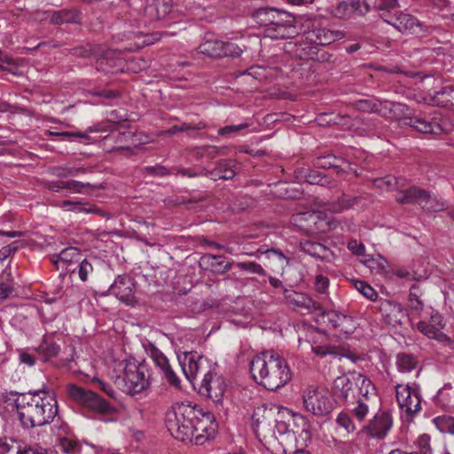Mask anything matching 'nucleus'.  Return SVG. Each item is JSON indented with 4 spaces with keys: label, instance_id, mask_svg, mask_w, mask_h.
I'll return each instance as SVG.
<instances>
[{
    "label": "nucleus",
    "instance_id": "nucleus-1",
    "mask_svg": "<svg viewBox=\"0 0 454 454\" xmlns=\"http://www.w3.org/2000/svg\"><path fill=\"white\" fill-rule=\"evenodd\" d=\"M166 427L176 439L196 445H202L214 438L218 428L212 412L184 403L173 405L167 413Z\"/></svg>",
    "mask_w": 454,
    "mask_h": 454
},
{
    "label": "nucleus",
    "instance_id": "nucleus-59",
    "mask_svg": "<svg viewBox=\"0 0 454 454\" xmlns=\"http://www.w3.org/2000/svg\"><path fill=\"white\" fill-rule=\"evenodd\" d=\"M248 127V124L244 122L239 125H228L218 129V135L227 136L232 132H238Z\"/></svg>",
    "mask_w": 454,
    "mask_h": 454
},
{
    "label": "nucleus",
    "instance_id": "nucleus-8",
    "mask_svg": "<svg viewBox=\"0 0 454 454\" xmlns=\"http://www.w3.org/2000/svg\"><path fill=\"white\" fill-rule=\"evenodd\" d=\"M124 390L129 395H135L147 389L150 381L146 364L130 363L126 365L123 375Z\"/></svg>",
    "mask_w": 454,
    "mask_h": 454
},
{
    "label": "nucleus",
    "instance_id": "nucleus-27",
    "mask_svg": "<svg viewBox=\"0 0 454 454\" xmlns=\"http://www.w3.org/2000/svg\"><path fill=\"white\" fill-rule=\"evenodd\" d=\"M422 196H425V190L413 186L397 193L395 200L400 204L416 203L420 205Z\"/></svg>",
    "mask_w": 454,
    "mask_h": 454
},
{
    "label": "nucleus",
    "instance_id": "nucleus-19",
    "mask_svg": "<svg viewBox=\"0 0 454 454\" xmlns=\"http://www.w3.org/2000/svg\"><path fill=\"white\" fill-rule=\"evenodd\" d=\"M292 434L295 437L296 445L301 448L308 446L311 441V428L308 419L301 414L290 415Z\"/></svg>",
    "mask_w": 454,
    "mask_h": 454
},
{
    "label": "nucleus",
    "instance_id": "nucleus-45",
    "mask_svg": "<svg viewBox=\"0 0 454 454\" xmlns=\"http://www.w3.org/2000/svg\"><path fill=\"white\" fill-rule=\"evenodd\" d=\"M237 267L249 273L266 276V271L262 265L254 262H240L237 263Z\"/></svg>",
    "mask_w": 454,
    "mask_h": 454
},
{
    "label": "nucleus",
    "instance_id": "nucleus-33",
    "mask_svg": "<svg viewBox=\"0 0 454 454\" xmlns=\"http://www.w3.org/2000/svg\"><path fill=\"white\" fill-rule=\"evenodd\" d=\"M411 127L421 133L430 134L436 133L435 129H439L440 127L435 122H430L420 117H411L409 121L406 122Z\"/></svg>",
    "mask_w": 454,
    "mask_h": 454
},
{
    "label": "nucleus",
    "instance_id": "nucleus-40",
    "mask_svg": "<svg viewBox=\"0 0 454 454\" xmlns=\"http://www.w3.org/2000/svg\"><path fill=\"white\" fill-rule=\"evenodd\" d=\"M246 50V45L242 43H238L236 41H223V57H231L237 58L239 57L242 52Z\"/></svg>",
    "mask_w": 454,
    "mask_h": 454
},
{
    "label": "nucleus",
    "instance_id": "nucleus-12",
    "mask_svg": "<svg viewBox=\"0 0 454 454\" xmlns=\"http://www.w3.org/2000/svg\"><path fill=\"white\" fill-rule=\"evenodd\" d=\"M380 18L403 34L424 35L430 31V28L415 16L403 12H397L391 19L386 18L385 14H380Z\"/></svg>",
    "mask_w": 454,
    "mask_h": 454
},
{
    "label": "nucleus",
    "instance_id": "nucleus-28",
    "mask_svg": "<svg viewBox=\"0 0 454 454\" xmlns=\"http://www.w3.org/2000/svg\"><path fill=\"white\" fill-rule=\"evenodd\" d=\"M51 21L55 24L80 23L81 13L77 10H60L54 12L51 16Z\"/></svg>",
    "mask_w": 454,
    "mask_h": 454
},
{
    "label": "nucleus",
    "instance_id": "nucleus-20",
    "mask_svg": "<svg viewBox=\"0 0 454 454\" xmlns=\"http://www.w3.org/2000/svg\"><path fill=\"white\" fill-rule=\"evenodd\" d=\"M391 426L390 415L386 411H380L367 425L364 426L363 429L370 436L381 439L386 436Z\"/></svg>",
    "mask_w": 454,
    "mask_h": 454
},
{
    "label": "nucleus",
    "instance_id": "nucleus-14",
    "mask_svg": "<svg viewBox=\"0 0 454 454\" xmlns=\"http://www.w3.org/2000/svg\"><path fill=\"white\" fill-rule=\"evenodd\" d=\"M264 32L266 36L277 40L293 38L300 33L295 17L287 12L280 13L277 21Z\"/></svg>",
    "mask_w": 454,
    "mask_h": 454
},
{
    "label": "nucleus",
    "instance_id": "nucleus-49",
    "mask_svg": "<svg viewBox=\"0 0 454 454\" xmlns=\"http://www.w3.org/2000/svg\"><path fill=\"white\" fill-rule=\"evenodd\" d=\"M376 187L381 190H392L397 185V178L394 176H387L374 180Z\"/></svg>",
    "mask_w": 454,
    "mask_h": 454
},
{
    "label": "nucleus",
    "instance_id": "nucleus-26",
    "mask_svg": "<svg viewBox=\"0 0 454 454\" xmlns=\"http://www.w3.org/2000/svg\"><path fill=\"white\" fill-rule=\"evenodd\" d=\"M283 12L276 8H260L254 12L253 19L258 25L269 28L277 21Z\"/></svg>",
    "mask_w": 454,
    "mask_h": 454
},
{
    "label": "nucleus",
    "instance_id": "nucleus-47",
    "mask_svg": "<svg viewBox=\"0 0 454 454\" xmlns=\"http://www.w3.org/2000/svg\"><path fill=\"white\" fill-rule=\"evenodd\" d=\"M151 358L162 372L170 367L168 358L159 349L154 348L151 351Z\"/></svg>",
    "mask_w": 454,
    "mask_h": 454
},
{
    "label": "nucleus",
    "instance_id": "nucleus-5",
    "mask_svg": "<svg viewBox=\"0 0 454 454\" xmlns=\"http://www.w3.org/2000/svg\"><path fill=\"white\" fill-rule=\"evenodd\" d=\"M178 360L187 380L193 384L200 380V393L208 394L206 386L210 375H216V364L197 352H186Z\"/></svg>",
    "mask_w": 454,
    "mask_h": 454
},
{
    "label": "nucleus",
    "instance_id": "nucleus-56",
    "mask_svg": "<svg viewBox=\"0 0 454 454\" xmlns=\"http://www.w3.org/2000/svg\"><path fill=\"white\" fill-rule=\"evenodd\" d=\"M306 181L310 184L325 185L326 177L317 171H311L306 176Z\"/></svg>",
    "mask_w": 454,
    "mask_h": 454
},
{
    "label": "nucleus",
    "instance_id": "nucleus-48",
    "mask_svg": "<svg viewBox=\"0 0 454 454\" xmlns=\"http://www.w3.org/2000/svg\"><path fill=\"white\" fill-rule=\"evenodd\" d=\"M355 286L364 297L371 301L376 300L378 294L377 292L367 283L362 280H358L355 283Z\"/></svg>",
    "mask_w": 454,
    "mask_h": 454
},
{
    "label": "nucleus",
    "instance_id": "nucleus-7",
    "mask_svg": "<svg viewBox=\"0 0 454 454\" xmlns=\"http://www.w3.org/2000/svg\"><path fill=\"white\" fill-rule=\"evenodd\" d=\"M358 111L366 113H376L381 116H389L391 113L395 115L408 114L409 108L406 105L388 100H379L374 98L358 99L352 104Z\"/></svg>",
    "mask_w": 454,
    "mask_h": 454
},
{
    "label": "nucleus",
    "instance_id": "nucleus-4",
    "mask_svg": "<svg viewBox=\"0 0 454 454\" xmlns=\"http://www.w3.org/2000/svg\"><path fill=\"white\" fill-rule=\"evenodd\" d=\"M253 379L268 390H277L286 385L292 378L286 359L274 350L256 355L250 362Z\"/></svg>",
    "mask_w": 454,
    "mask_h": 454
},
{
    "label": "nucleus",
    "instance_id": "nucleus-29",
    "mask_svg": "<svg viewBox=\"0 0 454 454\" xmlns=\"http://www.w3.org/2000/svg\"><path fill=\"white\" fill-rule=\"evenodd\" d=\"M171 11V6L164 0H156L153 4H148L145 9V14L152 20H161Z\"/></svg>",
    "mask_w": 454,
    "mask_h": 454
},
{
    "label": "nucleus",
    "instance_id": "nucleus-17",
    "mask_svg": "<svg viewBox=\"0 0 454 454\" xmlns=\"http://www.w3.org/2000/svg\"><path fill=\"white\" fill-rule=\"evenodd\" d=\"M108 292L127 305H134L137 302L134 280L129 275H119L110 286Z\"/></svg>",
    "mask_w": 454,
    "mask_h": 454
},
{
    "label": "nucleus",
    "instance_id": "nucleus-32",
    "mask_svg": "<svg viewBox=\"0 0 454 454\" xmlns=\"http://www.w3.org/2000/svg\"><path fill=\"white\" fill-rule=\"evenodd\" d=\"M190 152L196 160L207 159L211 160L221 154L222 149L215 145H204L192 147Z\"/></svg>",
    "mask_w": 454,
    "mask_h": 454
},
{
    "label": "nucleus",
    "instance_id": "nucleus-43",
    "mask_svg": "<svg viewBox=\"0 0 454 454\" xmlns=\"http://www.w3.org/2000/svg\"><path fill=\"white\" fill-rule=\"evenodd\" d=\"M273 430L275 431V434L271 433V435L269 438H278V435H283L286 434H292L291 428V419H288V421L280 420L275 418V421L273 422Z\"/></svg>",
    "mask_w": 454,
    "mask_h": 454
},
{
    "label": "nucleus",
    "instance_id": "nucleus-16",
    "mask_svg": "<svg viewBox=\"0 0 454 454\" xmlns=\"http://www.w3.org/2000/svg\"><path fill=\"white\" fill-rule=\"evenodd\" d=\"M380 312L384 323L392 328L403 327L407 319L406 311L402 305L393 301H381Z\"/></svg>",
    "mask_w": 454,
    "mask_h": 454
},
{
    "label": "nucleus",
    "instance_id": "nucleus-10",
    "mask_svg": "<svg viewBox=\"0 0 454 454\" xmlns=\"http://www.w3.org/2000/svg\"><path fill=\"white\" fill-rule=\"evenodd\" d=\"M395 396L399 407L408 416H413L421 410L419 387L418 385H395Z\"/></svg>",
    "mask_w": 454,
    "mask_h": 454
},
{
    "label": "nucleus",
    "instance_id": "nucleus-39",
    "mask_svg": "<svg viewBox=\"0 0 454 454\" xmlns=\"http://www.w3.org/2000/svg\"><path fill=\"white\" fill-rule=\"evenodd\" d=\"M433 423L441 433L454 435V417L438 416L433 419Z\"/></svg>",
    "mask_w": 454,
    "mask_h": 454
},
{
    "label": "nucleus",
    "instance_id": "nucleus-15",
    "mask_svg": "<svg viewBox=\"0 0 454 454\" xmlns=\"http://www.w3.org/2000/svg\"><path fill=\"white\" fill-rule=\"evenodd\" d=\"M431 321L432 323L426 321L418 322L417 329L429 339L435 340L447 346L451 350H454V340L441 331L444 326L441 315L439 313L433 314L431 316Z\"/></svg>",
    "mask_w": 454,
    "mask_h": 454
},
{
    "label": "nucleus",
    "instance_id": "nucleus-58",
    "mask_svg": "<svg viewBox=\"0 0 454 454\" xmlns=\"http://www.w3.org/2000/svg\"><path fill=\"white\" fill-rule=\"evenodd\" d=\"M348 249L356 255H364L365 253V247L363 243L356 239H351L348 242Z\"/></svg>",
    "mask_w": 454,
    "mask_h": 454
},
{
    "label": "nucleus",
    "instance_id": "nucleus-54",
    "mask_svg": "<svg viewBox=\"0 0 454 454\" xmlns=\"http://www.w3.org/2000/svg\"><path fill=\"white\" fill-rule=\"evenodd\" d=\"M336 158L333 155H327L317 160L316 165L322 168H335L339 171V166L336 165Z\"/></svg>",
    "mask_w": 454,
    "mask_h": 454
},
{
    "label": "nucleus",
    "instance_id": "nucleus-24",
    "mask_svg": "<svg viewBox=\"0 0 454 454\" xmlns=\"http://www.w3.org/2000/svg\"><path fill=\"white\" fill-rule=\"evenodd\" d=\"M369 198L364 195H357L354 197L344 195L332 206L331 210L339 213L349 208H363L367 206Z\"/></svg>",
    "mask_w": 454,
    "mask_h": 454
},
{
    "label": "nucleus",
    "instance_id": "nucleus-36",
    "mask_svg": "<svg viewBox=\"0 0 454 454\" xmlns=\"http://www.w3.org/2000/svg\"><path fill=\"white\" fill-rule=\"evenodd\" d=\"M81 254L78 248L69 247L63 249L59 254H53L51 256V262L54 264H58L59 262H74L80 259Z\"/></svg>",
    "mask_w": 454,
    "mask_h": 454
},
{
    "label": "nucleus",
    "instance_id": "nucleus-63",
    "mask_svg": "<svg viewBox=\"0 0 454 454\" xmlns=\"http://www.w3.org/2000/svg\"><path fill=\"white\" fill-rule=\"evenodd\" d=\"M316 53H317L316 47L309 46V50L306 51V47H304L302 44H301L299 46V48L297 49V51H296V54L301 59H313L314 56L316 55Z\"/></svg>",
    "mask_w": 454,
    "mask_h": 454
},
{
    "label": "nucleus",
    "instance_id": "nucleus-3",
    "mask_svg": "<svg viewBox=\"0 0 454 454\" xmlns=\"http://www.w3.org/2000/svg\"><path fill=\"white\" fill-rule=\"evenodd\" d=\"M14 403L24 428L39 427L51 423L58 414L55 395L45 389L15 393Z\"/></svg>",
    "mask_w": 454,
    "mask_h": 454
},
{
    "label": "nucleus",
    "instance_id": "nucleus-18",
    "mask_svg": "<svg viewBox=\"0 0 454 454\" xmlns=\"http://www.w3.org/2000/svg\"><path fill=\"white\" fill-rule=\"evenodd\" d=\"M370 5L365 0H344L333 7L332 14L339 19L354 16H364L370 12Z\"/></svg>",
    "mask_w": 454,
    "mask_h": 454
},
{
    "label": "nucleus",
    "instance_id": "nucleus-50",
    "mask_svg": "<svg viewBox=\"0 0 454 454\" xmlns=\"http://www.w3.org/2000/svg\"><path fill=\"white\" fill-rule=\"evenodd\" d=\"M336 423L339 427L344 428L347 433H352L356 429V426L354 422L352 421L351 418L348 414L345 412H340L337 419Z\"/></svg>",
    "mask_w": 454,
    "mask_h": 454
},
{
    "label": "nucleus",
    "instance_id": "nucleus-2",
    "mask_svg": "<svg viewBox=\"0 0 454 454\" xmlns=\"http://www.w3.org/2000/svg\"><path fill=\"white\" fill-rule=\"evenodd\" d=\"M333 393L350 408L351 414L359 422H364L370 406L377 400L378 391L366 375L353 372L338 376L333 380Z\"/></svg>",
    "mask_w": 454,
    "mask_h": 454
},
{
    "label": "nucleus",
    "instance_id": "nucleus-6",
    "mask_svg": "<svg viewBox=\"0 0 454 454\" xmlns=\"http://www.w3.org/2000/svg\"><path fill=\"white\" fill-rule=\"evenodd\" d=\"M302 402L304 409L316 416L328 415L334 407L329 390L315 385L303 389Z\"/></svg>",
    "mask_w": 454,
    "mask_h": 454
},
{
    "label": "nucleus",
    "instance_id": "nucleus-60",
    "mask_svg": "<svg viewBox=\"0 0 454 454\" xmlns=\"http://www.w3.org/2000/svg\"><path fill=\"white\" fill-rule=\"evenodd\" d=\"M145 171L153 176H164L172 174L166 167L161 165L149 166L145 168Z\"/></svg>",
    "mask_w": 454,
    "mask_h": 454
},
{
    "label": "nucleus",
    "instance_id": "nucleus-41",
    "mask_svg": "<svg viewBox=\"0 0 454 454\" xmlns=\"http://www.w3.org/2000/svg\"><path fill=\"white\" fill-rule=\"evenodd\" d=\"M421 290L418 284H413L410 289L409 308L414 312H419L423 309L424 304L420 300Z\"/></svg>",
    "mask_w": 454,
    "mask_h": 454
},
{
    "label": "nucleus",
    "instance_id": "nucleus-23",
    "mask_svg": "<svg viewBox=\"0 0 454 454\" xmlns=\"http://www.w3.org/2000/svg\"><path fill=\"white\" fill-rule=\"evenodd\" d=\"M284 295L290 304H293L297 308L303 309L307 312H312L320 309V305L304 294L285 289Z\"/></svg>",
    "mask_w": 454,
    "mask_h": 454
},
{
    "label": "nucleus",
    "instance_id": "nucleus-30",
    "mask_svg": "<svg viewBox=\"0 0 454 454\" xmlns=\"http://www.w3.org/2000/svg\"><path fill=\"white\" fill-rule=\"evenodd\" d=\"M216 375H210L208 384L206 386L209 388V393H200V395L207 396L212 399L215 403H218L223 397L224 392V387L220 378H216Z\"/></svg>",
    "mask_w": 454,
    "mask_h": 454
},
{
    "label": "nucleus",
    "instance_id": "nucleus-34",
    "mask_svg": "<svg viewBox=\"0 0 454 454\" xmlns=\"http://www.w3.org/2000/svg\"><path fill=\"white\" fill-rule=\"evenodd\" d=\"M418 364L417 359L413 355L407 353H399L396 356V366L400 372H411Z\"/></svg>",
    "mask_w": 454,
    "mask_h": 454
},
{
    "label": "nucleus",
    "instance_id": "nucleus-35",
    "mask_svg": "<svg viewBox=\"0 0 454 454\" xmlns=\"http://www.w3.org/2000/svg\"><path fill=\"white\" fill-rule=\"evenodd\" d=\"M35 351L42 356L43 360H49L59 353L60 347L56 342L44 339L35 348Z\"/></svg>",
    "mask_w": 454,
    "mask_h": 454
},
{
    "label": "nucleus",
    "instance_id": "nucleus-51",
    "mask_svg": "<svg viewBox=\"0 0 454 454\" xmlns=\"http://www.w3.org/2000/svg\"><path fill=\"white\" fill-rule=\"evenodd\" d=\"M217 165L221 169L220 174L223 177V180H231L236 176V171L234 170L231 161L220 160Z\"/></svg>",
    "mask_w": 454,
    "mask_h": 454
},
{
    "label": "nucleus",
    "instance_id": "nucleus-55",
    "mask_svg": "<svg viewBox=\"0 0 454 454\" xmlns=\"http://www.w3.org/2000/svg\"><path fill=\"white\" fill-rule=\"evenodd\" d=\"M19 361L20 364H25L28 367H32L35 364L36 357L35 355L27 352V350L19 351Z\"/></svg>",
    "mask_w": 454,
    "mask_h": 454
},
{
    "label": "nucleus",
    "instance_id": "nucleus-11",
    "mask_svg": "<svg viewBox=\"0 0 454 454\" xmlns=\"http://www.w3.org/2000/svg\"><path fill=\"white\" fill-rule=\"evenodd\" d=\"M306 39L316 45H329L332 43L340 40L344 34L340 30H331L322 27L318 20H308L304 25Z\"/></svg>",
    "mask_w": 454,
    "mask_h": 454
},
{
    "label": "nucleus",
    "instance_id": "nucleus-13",
    "mask_svg": "<svg viewBox=\"0 0 454 454\" xmlns=\"http://www.w3.org/2000/svg\"><path fill=\"white\" fill-rule=\"evenodd\" d=\"M251 419L254 431L260 441L267 440L271 433L275 434L273 430L275 411L273 409L268 408L265 404L259 405L254 408Z\"/></svg>",
    "mask_w": 454,
    "mask_h": 454
},
{
    "label": "nucleus",
    "instance_id": "nucleus-31",
    "mask_svg": "<svg viewBox=\"0 0 454 454\" xmlns=\"http://www.w3.org/2000/svg\"><path fill=\"white\" fill-rule=\"evenodd\" d=\"M223 41L206 40L199 46V51L211 58H222Z\"/></svg>",
    "mask_w": 454,
    "mask_h": 454
},
{
    "label": "nucleus",
    "instance_id": "nucleus-38",
    "mask_svg": "<svg viewBox=\"0 0 454 454\" xmlns=\"http://www.w3.org/2000/svg\"><path fill=\"white\" fill-rule=\"evenodd\" d=\"M422 202L420 207L430 212H439L445 207L443 200L437 199L435 196H432L425 191V196H422Z\"/></svg>",
    "mask_w": 454,
    "mask_h": 454
},
{
    "label": "nucleus",
    "instance_id": "nucleus-44",
    "mask_svg": "<svg viewBox=\"0 0 454 454\" xmlns=\"http://www.w3.org/2000/svg\"><path fill=\"white\" fill-rule=\"evenodd\" d=\"M415 445L420 454H432L431 437L427 434L419 435L415 441Z\"/></svg>",
    "mask_w": 454,
    "mask_h": 454
},
{
    "label": "nucleus",
    "instance_id": "nucleus-25",
    "mask_svg": "<svg viewBox=\"0 0 454 454\" xmlns=\"http://www.w3.org/2000/svg\"><path fill=\"white\" fill-rule=\"evenodd\" d=\"M58 447L66 454H95V450L91 445L82 444L67 437L60 438Z\"/></svg>",
    "mask_w": 454,
    "mask_h": 454
},
{
    "label": "nucleus",
    "instance_id": "nucleus-42",
    "mask_svg": "<svg viewBox=\"0 0 454 454\" xmlns=\"http://www.w3.org/2000/svg\"><path fill=\"white\" fill-rule=\"evenodd\" d=\"M61 207L67 208V210H72L75 212H84V213H96L98 214L99 211L94 208L92 206L88 204H82L80 201H72V200H64L61 204Z\"/></svg>",
    "mask_w": 454,
    "mask_h": 454
},
{
    "label": "nucleus",
    "instance_id": "nucleus-61",
    "mask_svg": "<svg viewBox=\"0 0 454 454\" xmlns=\"http://www.w3.org/2000/svg\"><path fill=\"white\" fill-rule=\"evenodd\" d=\"M64 183L65 190H68L74 192H81L82 188H84L85 186H90V184H83L82 182L75 180L64 181Z\"/></svg>",
    "mask_w": 454,
    "mask_h": 454
},
{
    "label": "nucleus",
    "instance_id": "nucleus-53",
    "mask_svg": "<svg viewBox=\"0 0 454 454\" xmlns=\"http://www.w3.org/2000/svg\"><path fill=\"white\" fill-rule=\"evenodd\" d=\"M93 271V266L90 261L88 259H83L78 267V275L79 278L85 282L88 279L89 274Z\"/></svg>",
    "mask_w": 454,
    "mask_h": 454
},
{
    "label": "nucleus",
    "instance_id": "nucleus-46",
    "mask_svg": "<svg viewBox=\"0 0 454 454\" xmlns=\"http://www.w3.org/2000/svg\"><path fill=\"white\" fill-rule=\"evenodd\" d=\"M398 5L397 0H374L373 1V8L376 11L383 12L382 14L386 15V18H388L387 12L395 9Z\"/></svg>",
    "mask_w": 454,
    "mask_h": 454
},
{
    "label": "nucleus",
    "instance_id": "nucleus-21",
    "mask_svg": "<svg viewBox=\"0 0 454 454\" xmlns=\"http://www.w3.org/2000/svg\"><path fill=\"white\" fill-rule=\"evenodd\" d=\"M125 61L121 57V52L115 50H108L98 59L97 68L106 74H115L123 72Z\"/></svg>",
    "mask_w": 454,
    "mask_h": 454
},
{
    "label": "nucleus",
    "instance_id": "nucleus-64",
    "mask_svg": "<svg viewBox=\"0 0 454 454\" xmlns=\"http://www.w3.org/2000/svg\"><path fill=\"white\" fill-rule=\"evenodd\" d=\"M220 172H221V169L218 168V165H216V167L212 170H208L205 168H201L202 176L208 177L214 181L221 180V179L223 180V177H222Z\"/></svg>",
    "mask_w": 454,
    "mask_h": 454
},
{
    "label": "nucleus",
    "instance_id": "nucleus-9",
    "mask_svg": "<svg viewBox=\"0 0 454 454\" xmlns=\"http://www.w3.org/2000/svg\"><path fill=\"white\" fill-rule=\"evenodd\" d=\"M67 394L77 403L92 411L100 413H108L112 411V407L107 401L90 390L76 385H69L67 387Z\"/></svg>",
    "mask_w": 454,
    "mask_h": 454
},
{
    "label": "nucleus",
    "instance_id": "nucleus-52",
    "mask_svg": "<svg viewBox=\"0 0 454 454\" xmlns=\"http://www.w3.org/2000/svg\"><path fill=\"white\" fill-rule=\"evenodd\" d=\"M206 127V125L202 122H200L198 124H195V125H192V124H189V123H182L180 125H174L172 126L169 129H168L166 131L167 134L168 135H174L179 131H186V130H190V129H196V130H200V129H202Z\"/></svg>",
    "mask_w": 454,
    "mask_h": 454
},
{
    "label": "nucleus",
    "instance_id": "nucleus-57",
    "mask_svg": "<svg viewBox=\"0 0 454 454\" xmlns=\"http://www.w3.org/2000/svg\"><path fill=\"white\" fill-rule=\"evenodd\" d=\"M164 378L168 381L169 385L175 387L176 388H180V379L176 376V374L172 370L171 366L163 372Z\"/></svg>",
    "mask_w": 454,
    "mask_h": 454
},
{
    "label": "nucleus",
    "instance_id": "nucleus-22",
    "mask_svg": "<svg viewBox=\"0 0 454 454\" xmlns=\"http://www.w3.org/2000/svg\"><path fill=\"white\" fill-rule=\"evenodd\" d=\"M322 318L325 323H328L333 328L339 329L344 333H351L356 329V323L351 317L336 310L324 311Z\"/></svg>",
    "mask_w": 454,
    "mask_h": 454
},
{
    "label": "nucleus",
    "instance_id": "nucleus-62",
    "mask_svg": "<svg viewBox=\"0 0 454 454\" xmlns=\"http://www.w3.org/2000/svg\"><path fill=\"white\" fill-rule=\"evenodd\" d=\"M316 289L320 294H325L329 286L328 278L323 275H317L315 281Z\"/></svg>",
    "mask_w": 454,
    "mask_h": 454
},
{
    "label": "nucleus",
    "instance_id": "nucleus-37",
    "mask_svg": "<svg viewBox=\"0 0 454 454\" xmlns=\"http://www.w3.org/2000/svg\"><path fill=\"white\" fill-rule=\"evenodd\" d=\"M212 268V270L218 273L228 272L231 269L232 262H225L221 255L207 254L203 257Z\"/></svg>",
    "mask_w": 454,
    "mask_h": 454
}]
</instances>
